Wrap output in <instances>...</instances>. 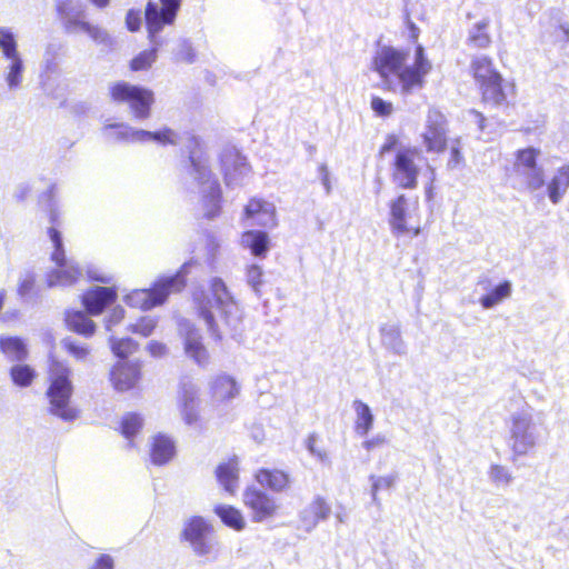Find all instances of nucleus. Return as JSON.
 Segmentation results:
<instances>
[{"instance_id": "6e6552de", "label": "nucleus", "mask_w": 569, "mask_h": 569, "mask_svg": "<svg viewBox=\"0 0 569 569\" xmlns=\"http://www.w3.org/2000/svg\"><path fill=\"white\" fill-rule=\"evenodd\" d=\"M182 0H149L144 8V23L150 40L166 26L173 24Z\"/></svg>"}, {"instance_id": "13d9d810", "label": "nucleus", "mask_w": 569, "mask_h": 569, "mask_svg": "<svg viewBox=\"0 0 569 569\" xmlns=\"http://www.w3.org/2000/svg\"><path fill=\"white\" fill-rule=\"evenodd\" d=\"M174 132L170 128H163L160 131H156L152 134V140L158 141L162 144H173L174 143Z\"/></svg>"}, {"instance_id": "774afa93", "label": "nucleus", "mask_w": 569, "mask_h": 569, "mask_svg": "<svg viewBox=\"0 0 569 569\" xmlns=\"http://www.w3.org/2000/svg\"><path fill=\"white\" fill-rule=\"evenodd\" d=\"M557 177L560 179V181L562 182L563 187L568 188L569 187V166L565 167V168H561L558 171V176Z\"/></svg>"}, {"instance_id": "a211bd4d", "label": "nucleus", "mask_w": 569, "mask_h": 569, "mask_svg": "<svg viewBox=\"0 0 569 569\" xmlns=\"http://www.w3.org/2000/svg\"><path fill=\"white\" fill-rule=\"evenodd\" d=\"M179 411L187 426H198L202 422L201 400L196 388L181 383L179 388Z\"/></svg>"}, {"instance_id": "49530a36", "label": "nucleus", "mask_w": 569, "mask_h": 569, "mask_svg": "<svg viewBox=\"0 0 569 569\" xmlns=\"http://www.w3.org/2000/svg\"><path fill=\"white\" fill-rule=\"evenodd\" d=\"M148 295L149 293H147L144 289H134L126 296L124 300L131 308L139 310H150L151 305L149 303L150 301Z\"/></svg>"}, {"instance_id": "412c9836", "label": "nucleus", "mask_w": 569, "mask_h": 569, "mask_svg": "<svg viewBox=\"0 0 569 569\" xmlns=\"http://www.w3.org/2000/svg\"><path fill=\"white\" fill-rule=\"evenodd\" d=\"M214 476L219 485L230 495H236L240 480V459L238 456H230L228 459L219 462L214 470Z\"/></svg>"}, {"instance_id": "39448f33", "label": "nucleus", "mask_w": 569, "mask_h": 569, "mask_svg": "<svg viewBox=\"0 0 569 569\" xmlns=\"http://www.w3.org/2000/svg\"><path fill=\"white\" fill-rule=\"evenodd\" d=\"M48 236L53 244L51 260L57 268L47 274L49 287H69L76 284L82 277V269L78 263H69L62 244L61 232L56 228H48Z\"/></svg>"}, {"instance_id": "b1692460", "label": "nucleus", "mask_w": 569, "mask_h": 569, "mask_svg": "<svg viewBox=\"0 0 569 569\" xmlns=\"http://www.w3.org/2000/svg\"><path fill=\"white\" fill-rule=\"evenodd\" d=\"M253 478L256 482L273 492H282L290 488V475L277 468H259L256 470Z\"/></svg>"}, {"instance_id": "c03bdc74", "label": "nucleus", "mask_w": 569, "mask_h": 569, "mask_svg": "<svg viewBox=\"0 0 569 569\" xmlns=\"http://www.w3.org/2000/svg\"><path fill=\"white\" fill-rule=\"evenodd\" d=\"M157 326H158L157 318L151 317V316H143V317H140L139 319H137V321L134 323H131L128 327V330L131 333L141 336L143 338H148L153 333Z\"/></svg>"}, {"instance_id": "cd10ccee", "label": "nucleus", "mask_w": 569, "mask_h": 569, "mask_svg": "<svg viewBox=\"0 0 569 569\" xmlns=\"http://www.w3.org/2000/svg\"><path fill=\"white\" fill-rule=\"evenodd\" d=\"M89 316L86 310H71L66 312L64 322L67 329L84 338L92 337L97 330V326Z\"/></svg>"}, {"instance_id": "9d476101", "label": "nucleus", "mask_w": 569, "mask_h": 569, "mask_svg": "<svg viewBox=\"0 0 569 569\" xmlns=\"http://www.w3.org/2000/svg\"><path fill=\"white\" fill-rule=\"evenodd\" d=\"M242 503L249 510L253 522L267 521L274 518L279 512L276 498L252 485L243 489Z\"/></svg>"}, {"instance_id": "393cba45", "label": "nucleus", "mask_w": 569, "mask_h": 569, "mask_svg": "<svg viewBox=\"0 0 569 569\" xmlns=\"http://www.w3.org/2000/svg\"><path fill=\"white\" fill-rule=\"evenodd\" d=\"M331 513L330 503L320 496L313 500L302 510L300 521L306 530L313 529L319 522L328 519Z\"/></svg>"}, {"instance_id": "c9c22d12", "label": "nucleus", "mask_w": 569, "mask_h": 569, "mask_svg": "<svg viewBox=\"0 0 569 569\" xmlns=\"http://www.w3.org/2000/svg\"><path fill=\"white\" fill-rule=\"evenodd\" d=\"M448 157L446 160V169L449 171L460 170L466 166V157L463 152V142L460 137L451 139L448 146Z\"/></svg>"}, {"instance_id": "f8f14e48", "label": "nucleus", "mask_w": 569, "mask_h": 569, "mask_svg": "<svg viewBox=\"0 0 569 569\" xmlns=\"http://www.w3.org/2000/svg\"><path fill=\"white\" fill-rule=\"evenodd\" d=\"M179 335L186 357L200 368L208 367L211 357L199 329L189 321H182L179 325Z\"/></svg>"}, {"instance_id": "72a5a7b5", "label": "nucleus", "mask_w": 569, "mask_h": 569, "mask_svg": "<svg viewBox=\"0 0 569 569\" xmlns=\"http://www.w3.org/2000/svg\"><path fill=\"white\" fill-rule=\"evenodd\" d=\"M143 428V417L138 412H126L118 426L119 433L133 446L134 437L141 432Z\"/></svg>"}, {"instance_id": "f3484780", "label": "nucleus", "mask_w": 569, "mask_h": 569, "mask_svg": "<svg viewBox=\"0 0 569 569\" xmlns=\"http://www.w3.org/2000/svg\"><path fill=\"white\" fill-rule=\"evenodd\" d=\"M118 299L116 287H92L87 289L81 296V303L86 312L90 316H100L104 310L113 305Z\"/></svg>"}, {"instance_id": "0e129e2a", "label": "nucleus", "mask_w": 569, "mask_h": 569, "mask_svg": "<svg viewBox=\"0 0 569 569\" xmlns=\"http://www.w3.org/2000/svg\"><path fill=\"white\" fill-rule=\"evenodd\" d=\"M90 569H113V559L109 555L102 553Z\"/></svg>"}, {"instance_id": "4be33fe9", "label": "nucleus", "mask_w": 569, "mask_h": 569, "mask_svg": "<svg viewBox=\"0 0 569 569\" xmlns=\"http://www.w3.org/2000/svg\"><path fill=\"white\" fill-rule=\"evenodd\" d=\"M177 455V445L169 435L158 432L151 437L149 445V458L154 466L169 463Z\"/></svg>"}, {"instance_id": "864d4df0", "label": "nucleus", "mask_w": 569, "mask_h": 569, "mask_svg": "<svg viewBox=\"0 0 569 569\" xmlns=\"http://www.w3.org/2000/svg\"><path fill=\"white\" fill-rule=\"evenodd\" d=\"M566 190H567V188L563 187L562 182L560 181V179L557 176L553 177L548 184V194H549L550 200L553 203H557L560 201V199L565 194Z\"/></svg>"}, {"instance_id": "c85d7f7f", "label": "nucleus", "mask_w": 569, "mask_h": 569, "mask_svg": "<svg viewBox=\"0 0 569 569\" xmlns=\"http://www.w3.org/2000/svg\"><path fill=\"white\" fill-rule=\"evenodd\" d=\"M38 206L51 223L50 228L53 227L59 231L58 227L60 226L61 211L58 206L54 186H50L46 191L39 194Z\"/></svg>"}, {"instance_id": "aec40b11", "label": "nucleus", "mask_w": 569, "mask_h": 569, "mask_svg": "<svg viewBox=\"0 0 569 569\" xmlns=\"http://www.w3.org/2000/svg\"><path fill=\"white\" fill-rule=\"evenodd\" d=\"M242 218L254 220L258 226L273 228L277 226L276 207L262 198L252 197L243 208Z\"/></svg>"}, {"instance_id": "69168bd1", "label": "nucleus", "mask_w": 569, "mask_h": 569, "mask_svg": "<svg viewBox=\"0 0 569 569\" xmlns=\"http://www.w3.org/2000/svg\"><path fill=\"white\" fill-rule=\"evenodd\" d=\"M317 439H318L317 435H315V433L309 435L308 439H307V447L310 452H312L319 457H323L326 455V452L323 450H320L317 448V446H316Z\"/></svg>"}, {"instance_id": "f03ea898", "label": "nucleus", "mask_w": 569, "mask_h": 569, "mask_svg": "<svg viewBox=\"0 0 569 569\" xmlns=\"http://www.w3.org/2000/svg\"><path fill=\"white\" fill-rule=\"evenodd\" d=\"M47 373L49 386L46 395L49 400V412L66 421L77 419L79 411L70 406L73 393L70 368L56 355L50 353Z\"/></svg>"}, {"instance_id": "ddd939ff", "label": "nucleus", "mask_w": 569, "mask_h": 569, "mask_svg": "<svg viewBox=\"0 0 569 569\" xmlns=\"http://www.w3.org/2000/svg\"><path fill=\"white\" fill-rule=\"evenodd\" d=\"M210 291L214 303L223 318L226 329L236 330L237 326L241 321L240 308L229 292L226 283L220 278H214L210 282Z\"/></svg>"}, {"instance_id": "1a4fd4ad", "label": "nucleus", "mask_w": 569, "mask_h": 569, "mask_svg": "<svg viewBox=\"0 0 569 569\" xmlns=\"http://www.w3.org/2000/svg\"><path fill=\"white\" fill-rule=\"evenodd\" d=\"M540 150L533 147L519 149L515 153V170L521 176L522 184L533 191L545 184L542 168L538 164Z\"/></svg>"}, {"instance_id": "2f4dec72", "label": "nucleus", "mask_w": 569, "mask_h": 569, "mask_svg": "<svg viewBox=\"0 0 569 569\" xmlns=\"http://www.w3.org/2000/svg\"><path fill=\"white\" fill-rule=\"evenodd\" d=\"M241 244L254 257H266L269 250V237L264 231L248 230L241 234Z\"/></svg>"}, {"instance_id": "4c0bfd02", "label": "nucleus", "mask_w": 569, "mask_h": 569, "mask_svg": "<svg viewBox=\"0 0 569 569\" xmlns=\"http://www.w3.org/2000/svg\"><path fill=\"white\" fill-rule=\"evenodd\" d=\"M353 407L357 413V419L355 422V430L360 436H366L373 423V417L370 411V408L367 403L356 400L353 402Z\"/></svg>"}, {"instance_id": "6ab92c4d", "label": "nucleus", "mask_w": 569, "mask_h": 569, "mask_svg": "<svg viewBox=\"0 0 569 569\" xmlns=\"http://www.w3.org/2000/svg\"><path fill=\"white\" fill-rule=\"evenodd\" d=\"M219 161L223 180L227 186L237 182L250 170V166L247 162L246 157L234 148L224 149L219 157Z\"/></svg>"}, {"instance_id": "8fccbe9b", "label": "nucleus", "mask_w": 569, "mask_h": 569, "mask_svg": "<svg viewBox=\"0 0 569 569\" xmlns=\"http://www.w3.org/2000/svg\"><path fill=\"white\" fill-rule=\"evenodd\" d=\"M370 107L373 113L378 117L387 118L393 112V104L379 96L371 97Z\"/></svg>"}, {"instance_id": "bb28decb", "label": "nucleus", "mask_w": 569, "mask_h": 569, "mask_svg": "<svg viewBox=\"0 0 569 569\" xmlns=\"http://www.w3.org/2000/svg\"><path fill=\"white\" fill-rule=\"evenodd\" d=\"M469 73L475 82V86H478L501 74L500 71L496 68L493 59L488 56L473 57L469 64Z\"/></svg>"}, {"instance_id": "f704fd0d", "label": "nucleus", "mask_w": 569, "mask_h": 569, "mask_svg": "<svg viewBox=\"0 0 569 569\" xmlns=\"http://www.w3.org/2000/svg\"><path fill=\"white\" fill-rule=\"evenodd\" d=\"M9 376L14 386L28 388L34 382L38 373L36 369L28 363H17L10 368Z\"/></svg>"}, {"instance_id": "052dcab7", "label": "nucleus", "mask_w": 569, "mask_h": 569, "mask_svg": "<svg viewBox=\"0 0 569 569\" xmlns=\"http://www.w3.org/2000/svg\"><path fill=\"white\" fill-rule=\"evenodd\" d=\"M126 311L121 306H116L111 309L108 318H107V328L110 329L111 326H116L124 319Z\"/></svg>"}, {"instance_id": "9b49d317", "label": "nucleus", "mask_w": 569, "mask_h": 569, "mask_svg": "<svg viewBox=\"0 0 569 569\" xmlns=\"http://www.w3.org/2000/svg\"><path fill=\"white\" fill-rule=\"evenodd\" d=\"M189 161L193 171L198 174L200 183L211 182L210 191L204 196L206 217L212 219L221 211L222 191L219 181L214 178L210 168L203 164L193 151L189 154Z\"/></svg>"}, {"instance_id": "e433bc0d", "label": "nucleus", "mask_w": 569, "mask_h": 569, "mask_svg": "<svg viewBox=\"0 0 569 569\" xmlns=\"http://www.w3.org/2000/svg\"><path fill=\"white\" fill-rule=\"evenodd\" d=\"M529 429V420L526 417H515L512 419V438L515 439L513 448L515 450H519V452H523L525 448L520 446H532L533 442L530 439V435L528 433Z\"/></svg>"}, {"instance_id": "7c9ffc66", "label": "nucleus", "mask_w": 569, "mask_h": 569, "mask_svg": "<svg viewBox=\"0 0 569 569\" xmlns=\"http://www.w3.org/2000/svg\"><path fill=\"white\" fill-rule=\"evenodd\" d=\"M0 351L8 360L17 362L24 361L29 356L28 347L20 337H0Z\"/></svg>"}, {"instance_id": "0eeeda50", "label": "nucleus", "mask_w": 569, "mask_h": 569, "mask_svg": "<svg viewBox=\"0 0 569 569\" xmlns=\"http://www.w3.org/2000/svg\"><path fill=\"white\" fill-rule=\"evenodd\" d=\"M420 150L412 146L400 148L396 152L392 162V179L399 188H417L420 169L416 160L420 158Z\"/></svg>"}, {"instance_id": "a19ab883", "label": "nucleus", "mask_w": 569, "mask_h": 569, "mask_svg": "<svg viewBox=\"0 0 569 569\" xmlns=\"http://www.w3.org/2000/svg\"><path fill=\"white\" fill-rule=\"evenodd\" d=\"M110 349L119 359H127L139 350V343L132 338H111Z\"/></svg>"}, {"instance_id": "20e7f679", "label": "nucleus", "mask_w": 569, "mask_h": 569, "mask_svg": "<svg viewBox=\"0 0 569 569\" xmlns=\"http://www.w3.org/2000/svg\"><path fill=\"white\" fill-rule=\"evenodd\" d=\"M389 224L395 233H409L413 237L421 232L419 197L399 194L389 203Z\"/></svg>"}, {"instance_id": "de8ad7c7", "label": "nucleus", "mask_w": 569, "mask_h": 569, "mask_svg": "<svg viewBox=\"0 0 569 569\" xmlns=\"http://www.w3.org/2000/svg\"><path fill=\"white\" fill-rule=\"evenodd\" d=\"M6 58L11 60V64H10L9 72L7 76V81L9 82V84L11 87H16L21 81L22 69H23L22 61L19 58L18 52H17V46L14 47V56L6 57Z\"/></svg>"}, {"instance_id": "603ef678", "label": "nucleus", "mask_w": 569, "mask_h": 569, "mask_svg": "<svg viewBox=\"0 0 569 569\" xmlns=\"http://www.w3.org/2000/svg\"><path fill=\"white\" fill-rule=\"evenodd\" d=\"M16 39L13 34L6 29H0V48L4 57L14 56Z\"/></svg>"}, {"instance_id": "423d86ee", "label": "nucleus", "mask_w": 569, "mask_h": 569, "mask_svg": "<svg viewBox=\"0 0 569 569\" xmlns=\"http://www.w3.org/2000/svg\"><path fill=\"white\" fill-rule=\"evenodd\" d=\"M449 122L442 111L430 108L427 111L423 130L420 134L421 146L429 154L440 156L448 149Z\"/></svg>"}, {"instance_id": "6e6d98bb", "label": "nucleus", "mask_w": 569, "mask_h": 569, "mask_svg": "<svg viewBox=\"0 0 569 569\" xmlns=\"http://www.w3.org/2000/svg\"><path fill=\"white\" fill-rule=\"evenodd\" d=\"M490 475L495 482L507 483L511 480V476L502 466L495 465L490 468Z\"/></svg>"}, {"instance_id": "5fc2aeb1", "label": "nucleus", "mask_w": 569, "mask_h": 569, "mask_svg": "<svg viewBox=\"0 0 569 569\" xmlns=\"http://www.w3.org/2000/svg\"><path fill=\"white\" fill-rule=\"evenodd\" d=\"M372 497L373 499H376L377 497V493L380 491V490H383V489H390L395 482H396V478L393 476H386V477H372Z\"/></svg>"}, {"instance_id": "c756f323", "label": "nucleus", "mask_w": 569, "mask_h": 569, "mask_svg": "<svg viewBox=\"0 0 569 569\" xmlns=\"http://www.w3.org/2000/svg\"><path fill=\"white\" fill-rule=\"evenodd\" d=\"M490 19L485 18L475 23L468 32L467 43L476 50H485L491 47L492 37L489 33Z\"/></svg>"}, {"instance_id": "473e14b6", "label": "nucleus", "mask_w": 569, "mask_h": 569, "mask_svg": "<svg viewBox=\"0 0 569 569\" xmlns=\"http://www.w3.org/2000/svg\"><path fill=\"white\" fill-rule=\"evenodd\" d=\"M213 512L219 517L221 522L236 531H241L246 528V520L240 511V509L236 508L231 505H217L213 508Z\"/></svg>"}, {"instance_id": "2eb2a0df", "label": "nucleus", "mask_w": 569, "mask_h": 569, "mask_svg": "<svg viewBox=\"0 0 569 569\" xmlns=\"http://www.w3.org/2000/svg\"><path fill=\"white\" fill-rule=\"evenodd\" d=\"M213 535V526L200 516L191 517L183 527L181 539L189 542L193 551L199 556L209 553L210 537Z\"/></svg>"}, {"instance_id": "338daca9", "label": "nucleus", "mask_w": 569, "mask_h": 569, "mask_svg": "<svg viewBox=\"0 0 569 569\" xmlns=\"http://www.w3.org/2000/svg\"><path fill=\"white\" fill-rule=\"evenodd\" d=\"M385 442H386L385 437H373V438H371V439L366 440V441L363 442V447H365L367 450H373V449H376L377 447L382 446Z\"/></svg>"}, {"instance_id": "680f3d73", "label": "nucleus", "mask_w": 569, "mask_h": 569, "mask_svg": "<svg viewBox=\"0 0 569 569\" xmlns=\"http://www.w3.org/2000/svg\"><path fill=\"white\" fill-rule=\"evenodd\" d=\"M147 349L149 353L154 358H161L168 352L167 346L163 342L157 340H151L148 343Z\"/></svg>"}, {"instance_id": "79ce46f5", "label": "nucleus", "mask_w": 569, "mask_h": 569, "mask_svg": "<svg viewBox=\"0 0 569 569\" xmlns=\"http://www.w3.org/2000/svg\"><path fill=\"white\" fill-rule=\"evenodd\" d=\"M158 57L157 48L142 50L134 56L129 62V69L132 72L147 71L151 69Z\"/></svg>"}, {"instance_id": "bf43d9fd", "label": "nucleus", "mask_w": 569, "mask_h": 569, "mask_svg": "<svg viewBox=\"0 0 569 569\" xmlns=\"http://www.w3.org/2000/svg\"><path fill=\"white\" fill-rule=\"evenodd\" d=\"M126 26L128 30L134 32L141 27V17L138 10H129L126 14Z\"/></svg>"}, {"instance_id": "dca6fc26", "label": "nucleus", "mask_w": 569, "mask_h": 569, "mask_svg": "<svg viewBox=\"0 0 569 569\" xmlns=\"http://www.w3.org/2000/svg\"><path fill=\"white\" fill-rule=\"evenodd\" d=\"M110 382L114 390L127 392L136 389L142 379V368L139 361L117 362L109 373Z\"/></svg>"}, {"instance_id": "4d7b16f0", "label": "nucleus", "mask_w": 569, "mask_h": 569, "mask_svg": "<svg viewBox=\"0 0 569 569\" xmlns=\"http://www.w3.org/2000/svg\"><path fill=\"white\" fill-rule=\"evenodd\" d=\"M73 10L72 0H56V11L62 22L64 19L71 17V12Z\"/></svg>"}, {"instance_id": "ea45409f", "label": "nucleus", "mask_w": 569, "mask_h": 569, "mask_svg": "<svg viewBox=\"0 0 569 569\" xmlns=\"http://www.w3.org/2000/svg\"><path fill=\"white\" fill-rule=\"evenodd\" d=\"M211 301L209 299H202L199 301L198 316L201 318L207 326L208 331L216 340L222 339V332L216 322L214 316L211 311Z\"/></svg>"}, {"instance_id": "3c124183", "label": "nucleus", "mask_w": 569, "mask_h": 569, "mask_svg": "<svg viewBox=\"0 0 569 569\" xmlns=\"http://www.w3.org/2000/svg\"><path fill=\"white\" fill-rule=\"evenodd\" d=\"M262 276V269L258 264H250L246 269L247 282L256 292L260 291V287L263 283Z\"/></svg>"}, {"instance_id": "7ed1b4c3", "label": "nucleus", "mask_w": 569, "mask_h": 569, "mask_svg": "<svg viewBox=\"0 0 569 569\" xmlns=\"http://www.w3.org/2000/svg\"><path fill=\"white\" fill-rule=\"evenodd\" d=\"M108 92L113 103H127L136 119L144 120L151 116L154 103L152 90L126 81H117L110 84Z\"/></svg>"}, {"instance_id": "a878e982", "label": "nucleus", "mask_w": 569, "mask_h": 569, "mask_svg": "<svg viewBox=\"0 0 569 569\" xmlns=\"http://www.w3.org/2000/svg\"><path fill=\"white\" fill-rule=\"evenodd\" d=\"M63 29L68 33H76L78 31L86 32L91 40L98 43L108 41L109 37L106 30L97 24L80 19L79 14L71 16L62 22Z\"/></svg>"}, {"instance_id": "5701e85b", "label": "nucleus", "mask_w": 569, "mask_h": 569, "mask_svg": "<svg viewBox=\"0 0 569 569\" xmlns=\"http://www.w3.org/2000/svg\"><path fill=\"white\" fill-rule=\"evenodd\" d=\"M209 395L214 402H228L240 395V386L234 377L219 373L210 381Z\"/></svg>"}, {"instance_id": "4468645a", "label": "nucleus", "mask_w": 569, "mask_h": 569, "mask_svg": "<svg viewBox=\"0 0 569 569\" xmlns=\"http://www.w3.org/2000/svg\"><path fill=\"white\" fill-rule=\"evenodd\" d=\"M480 101L485 106L501 107L508 104V99L515 97L517 89L512 81H507L502 74L476 86Z\"/></svg>"}, {"instance_id": "37998d69", "label": "nucleus", "mask_w": 569, "mask_h": 569, "mask_svg": "<svg viewBox=\"0 0 569 569\" xmlns=\"http://www.w3.org/2000/svg\"><path fill=\"white\" fill-rule=\"evenodd\" d=\"M172 284H173V279H168V280L154 283L151 288L144 289V291H147V293H149L148 298L150 301L149 303L151 305V309L157 306L162 305L167 300Z\"/></svg>"}, {"instance_id": "09e8293b", "label": "nucleus", "mask_w": 569, "mask_h": 569, "mask_svg": "<svg viewBox=\"0 0 569 569\" xmlns=\"http://www.w3.org/2000/svg\"><path fill=\"white\" fill-rule=\"evenodd\" d=\"M62 346H63L64 350L70 356H72L76 360H80V361L86 360L87 357L90 355L89 347H87L84 345H79L71 339H64L62 341Z\"/></svg>"}, {"instance_id": "58836bf2", "label": "nucleus", "mask_w": 569, "mask_h": 569, "mask_svg": "<svg viewBox=\"0 0 569 569\" xmlns=\"http://www.w3.org/2000/svg\"><path fill=\"white\" fill-rule=\"evenodd\" d=\"M511 295V282L505 280L496 286L492 290L480 298L483 308L489 309L500 303Z\"/></svg>"}, {"instance_id": "e2e57ef3", "label": "nucleus", "mask_w": 569, "mask_h": 569, "mask_svg": "<svg viewBox=\"0 0 569 569\" xmlns=\"http://www.w3.org/2000/svg\"><path fill=\"white\" fill-rule=\"evenodd\" d=\"M399 144V139L396 134H388L383 143L379 148V154L383 156L393 150Z\"/></svg>"}, {"instance_id": "a18cd8bd", "label": "nucleus", "mask_w": 569, "mask_h": 569, "mask_svg": "<svg viewBox=\"0 0 569 569\" xmlns=\"http://www.w3.org/2000/svg\"><path fill=\"white\" fill-rule=\"evenodd\" d=\"M106 129H119L123 128L124 130L119 133V138L123 140H130V141H148L152 140L153 132L147 131V130H134L129 128L128 126H124L122 123H111L106 124Z\"/></svg>"}, {"instance_id": "f257e3e1", "label": "nucleus", "mask_w": 569, "mask_h": 569, "mask_svg": "<svg viewBox=\"0 0 569 569\" xmlns=\"http://www.w3.org/2000/svg\"><path fill=\"white\" fill-rule=\"evenodd\" d=\"M408 51L391 46H385L377 50L371 60V69L377 72L382 81V90L411 94L426 84V77L432 70L425 48L417 44L415 60L407 64Z\"/></svg>"}]
</instances>
